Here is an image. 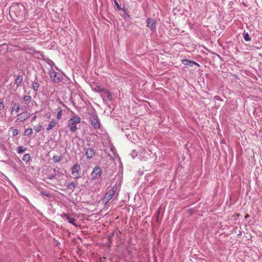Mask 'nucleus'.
I'll return each instance as SVG.
<instances>
[{"label":"nucleus","instance_id":"26","mask_svg":"<svg viewBox=\"0 0 262 262\" xmlns=\"http://www.w3.org/2000/svg\"><path fill=\"white\" fill-rule=\"evenodd\" d=\"M27 149L26 148H23L22 146H18L17 147V152L18 154H21L24 152L25 151H26Z\"/></svg>","mask_w":262,"mask_h":262},{"label":"nucleus","instance_id":"2","mask_svg":"<svg viewBox=\"0 0 262 262\" xmlns=\"http://www.w3.org/2000/svg\"><path fill=\"white\" fill-rule=\"evenodd\" d=\"M55 69H50L48 75L51 80L54 83H59L63 78V73L55 71Z\"/></svg>","mask_w":262,"mask_h":262},{"label":"nucleus","instance_id":"19","mask_svg":"<svg viewBox=\"0 0 262 262\" xmlns=\"http://www.w3.org/2000/svg\"><path fill=\"white\" fill-rule=\"evenodd\" d=\"M106 89L101 88L100 86H96L95 91L104 94Z\"/></svg>","mask_w":262,"mask_h":262},{"label":"nucleus","instance_id":"8","mask_svg":"<svg viewBox=\"0 0 262 262\" xmlns=\"http://www.w3.org/2000/svg\"><path fill=\"white\" fill-rule=\"evenodd\" d=\"M147 26L149 27L151 31H154L157 25V21L156 20L151 18H148L146 20Z\"/></svg>","mask_w":262,"mask_h":262},{"label":"nucleus","instance_id":"28","mask_svg":"<svg viewBox=\"0 0 262 262\" xmlns=\"http://www.w3.org/2000/svg\"><path fill=\"white\" fill-rule=\"evenodd\" d=\"M53 160L55 163H58L60 161L61 158L58 156H54Z\"/></svg>","mask_w":262,"mask_h":262},{"label":"nucleus","instance_id":"12","mask_svg":"<svg viewBox=\"0 0 262 262\" xmlns=\"http://www.w3.org/2000/svg\"><path fill=\"white\" fill-rule=\"evenodd\" d=\"M182 62L184 65H187L190 67H193L194 65H197L198 66H199V64L195 62V61H191L188 59H183L182 60Z\"/></svg>","mask_w":262,"mask_h":262},{"label":"nucleus","instance_id":"9","mask_svg":"<svg viewBox=\"0 0 262 262\" xmlns=\"http://www.w3.org/2000/svg\"><path fill=\"white\" fill-rule=\"evenodd\" d=\"M62 217H65L69 223L73 225L75 227H77L78 226V225L75 222V219L70 217L68 214L63 213Z\"/></svg>","mask_w":262,"mask_h":262},{"label":"nucleus","instance_id":"17","mask_svg":"<svg viewBox=\"0 0 262 262\" xmlns=\"http://www.w3.org/2000/svg\"><path fill=\"white\" fill-rule=\"evenodd\" d=\"M77 185V184L76 183H75L73 182H72L71 183H69L67 185V188L70 189H71L72 191H74L75 188L76 187Z\"/></svg>","mask_w":262,"mask_h":262},{"label":"nucleus","instance_id":"3","mask_svg":"<svg viewBox=\"0 0 262 262\" xmlns=\"http://www.w3.org/2000/svg\"><path fill=\"white\" fill-rule=\"evenodd\" d=\"M81 122V118L78 116H73L68 121V127L72 132H75L77 129L76 124Z\"/></svg>","mask_w":262,"mask_h":262},{"label":"nucleus","instance_id":"29","mask_svg":"<svg viewBox=\"0 0 262 262\" xmlns=\"http://www.w3.org/2000/svg\"><path fill=\"white\" fill-rule=\"evenodd\" d=\"M40 193L41 195L46 196L47 197H50L51 196L50 194L49 193H48L47 192H45V191H40Z\"/></svg>","mask_w":262,"mask_h":262},{"label":"nucleus","instance_id":"11","mask_svg":"<svg viewBox=\"0 0 262 262\" xmlns=\"http://www.w3.org/2000/svg\"><path fill=\"white\" fill-rule=\"evenodd\" d=\"M12 107H11V113L12 112H15V113H18L20 110V104L18 102L12 101Z\"/></svg>","mask_w":262,"mask_h":262},{"label":"nucleus","instance_id":"34","mask_svg":"<svg viewBox=\"0 0 262 262\" xmlns=\"http://www.w3.org/2000/svg\"><path fill=\"white\" fill-rule=\"evenodd\" d=\"M6 46V44L5 43H4V44H2V45H0V51L2 50L1 48L3 46Z\"/></svg>","mask_w":262,"mask_h":262},{"label":"nucleus","instance_id":"20","mask_svg":"<svg viewBox=\"0 0 262 262\" xmlns=\"http://www.w3.org/2000/svg\"><path fill=\"white\" fill-rule=\"evenodd\" d=\"M32 84L33 90L36 92L39 87V84L36 82H33Z\"/></svg>","mask_w":262,"mask_h":262},{"label":"nucleus","instance_id":"24","mask_svg":"<svg viewBox=\"0 0 262 262\" xmlns=\"http://www.w3.org/2000/svg\"><path fill=\"white\" fill-rule=\"evenodd\" d=\"M62 114V110L61 107L58 108V113L57 114V119L59 120L61 119Z\"/></svg>","mask_w":262,"mask_h":262},{"label":"nucleus","instance_id":"30","mask_svg":"<svg viewBox=\"0 0 262 262\" xmlns=\"http://www.w3.org/2000/svg\"><path fill=\"white\" fill-rule=\"evenodd\" d=\"M18 134V131L17 129H13L12 131V135L14 137L17 135Z\"/></svg>","mask_w":262,"mask_h":262},{"label":"nucleus","instance_id":"5","mask_svg":"<svg viewBox=\"0 0 262 262\" xmlns=\"http://www.w3.org/2000/svg\"><path fill=\"white\" fill-rule=\"evenodd\" d=\"M71 174L75 179H79L80 177L81 167L80 165L78 164H75L71 168Z\"/></svg>","mask_w":262,"mask_h":262},{"label":"nucleus","instance_id":"23","mask_svg":"<svg viewBox=\"0 0 262 262\" xmlns=\"http://www.w3.org/2000/svg\"><path fill=\"white\" fill-rule=\"evenodd\" d=\"M104 94L106 95V97H107V99H108L109 100H112V95L111 93L108 90H106V91H105Z\"/></svg>","mask_w":262,"mask_h":262},{"label":"nucleus","instance_id":"4","mask_svg":"<svg viewBox=\"0 0 262 262\" xmlns=\"http://www.w3.org/2000/svg\"><path fill=\"white\" fill-rule=\"evenodd\" d=\"M90 122L95 129L100 128V120L95 112L91 114L90 117Z\"/></svg>","mask_w":262,"mask_h":262},{"label":"nucleus","instance_id":"6","mask_svg":"<svg viewBox=\"0 0 262 262\" xmlns=\"http://www.w3.org/2000/svg\"><path fill=\"white\" fill-rule=\"evenodd\" d=\"M24 108L25 109L24 111L17 115L18 117L16 119V121H17L18 122H23L26 120L28 119L30 116V113L28 112L26 110L27 108L26 106H22L21 108V110H23Z\"/></svg>","mask_w":262,"mask_h":262},{"label":"nucleus","instance_id":"25","mask_svg":"<svg viewBox=\"0 0 262 262\" xmlns=\"http://www.w3.org/2000/svg\"><path fill=\"white\" fill-rule=\"evenodd\" d=\"M42 127V125L39 124L38 125L34 126V129L36 131V133H39L41 130Z\"/></svg>","mask_w":262,"mask_h":262},{"label":"nucleus","instance_id":"14","mask_svg":"<svg viewBox=\"0 0 262 262\" xmlns=\"http://www.w3.org/2000/svg\"><path fill=\"white\" fill-rule=\"evenodd\" d=\"M45 61L47 63H48L49 66H51V69H55L56 70L59 71L58 67L55 66L54 62L52 60L49 58H47L45 59Z\"/></svg>","mask_w":262,"mask_h":262},{"label":"nucleus","instance_id":"33","mask_svg":"<svg viewBox=\"0 0 262 262\" xmlns=\"http://www.w3.org/2000/svg\"><path fill=\"white\" fill-rule=\"evenodd\" d=\"M54 178H55V176H54V175H53V174L50 175V176H49V179L50 180H52V179H53Z\"/></svg>","mask_w":262,"mask_h":262},{"label":"nucleus","instance_id":"7","mask_svg":"<svg viewBox=\"0 0 262 262\" xmlns=\"http://www.w3.org/2000/svg\"><path fill=\"white\" fill-rule=\"evenodd\" d=\"M102 174V169L99 166L95 167L92 173L91 176L93 180L99 178Z\"/></svg>","mask_w":262,"mask_h":262},{"label":"nucleus","instance_id":"36","mask_svg":"<svg viewBox=\"0 0 262 262\" xmlns=\"http://www.w3.org/2000/svg\"><path fill=\"white\" fill-rule=\"evenodd\" d=\"M148 153H147V155H149V153L150 152V151L148 150Z\"/></svg>","mask_w":262,"mask_h":262},{"label":"nucleus","instance_id":"32","mask_svg":"<svg viewBox=\"0 0 262 262\" xmlns=\"http://www.w3.org/2000/svg\"><path fill=\"white\" fill-rule=\"evenodd\" d=\"M36 118H37V116H36V115L32 117V119H31V121H32V122H33V121H35V120H36Z\"/></svg>","mask_w":262,"mask_h":262},{"label":"nucleus","instance_id":"35","mask_svg":"<svg viewBox=\"0 0 262 262\" xmlns=\"http://www.w3.org/2000/svg\"><path fill=\"white\" fill-rule=\"evenodd\" d=\"M39 1H40V2H41L42 3H43V2H44V1H45V0H39Z\"/></svg>","mask_w":262,"mask_h":262},{"label":"nucleus","instance_id":"22","mask_svg":"<svg viewBox=\"0 0 262 262\" xmlns=\"http://www.w3.org/2000/svg\"><path fill=\"white\" fill-rule=\"evenodd\" d=\"M31 159L30 155L29 154H26L24 155L22 160L25 162H28Z\"/></svg>","mask_w":262,"mask_h":262},{"label":"nucleus","instance_id":"1","mask_svg":"<svg viewBox=\"0 0 262 262\" xmlns=\"http://www.w3.org/2000/svg\"><path fill=\"white\" fill-rule=\"evenodd\" d=\"M120 190V186H117V185H115L109 189L104 194V196L103 199V203L105 204H106L110 200H111L113 196L117 193L118 194V192Z\"/></svg>","mask_w":262,"mask_h":262},{"label":"nucleus","instance_id":"10","mask_svg":"<svg viewBox=\"0 0 262 262\" xmlns=\"http://www.w3.org/2000/svg\"><path fill=\"white\" fill-rule=\"evenodd\" d=\"M58 120L54 119H52L50 121L49 123L48 124V125L47 126V128H46L47 130L49 131V130L52 129L54 127H55L58 124Z\"/></svg>","mask_w":262,"mask_h":262},{"label":"nucleus","instance_id":"21","mask_svg":"<svg viewBox=\"0 0 262 262\" xmlns=\"http://www.w3.org/2000/svg\"><path fill=\"white\" fill-rule=\"evenodd\" d=\"M33 133L32 129L31 128H28L25 130L24 135L25 136H30Z\"/></svg>","mask_w":262,"mask_h":262},{"label":"nucleus","instance_id":"13","mask_svg":"<svg viewBox=\"0 0 262 262\" xmlns=\"http://www.w3.org/2000/svg\"><path fill=\"white\" fill-rule=\"evenodd\" d=\"M95 151L93 148H88L85 150V155L88 159H91L94 156Z\"/></svg>","mask_w":262,"mask_h":262},{"label":"nucleus","instance_id":"18","mask_svg":"<svg viewBox=\"0 0 262 262\" xmlns=\"http://www.w3.org/2000/svg\"><path fill=\"white\" fill-rule=\"evenodd\" d=\"M244 40L246 41H249L251 40V37H250L248 32H244L243 34Z\"/></svg>","mask_w":262,"mask_h":262},{"label":"nucleus","instance_id":"15","mask_svg":"<svg viewBox=\"0 0 262 262\" xmlns=\"http://www.w3.org/2000/svg\"><path fill=\"white\" fill-rule=\"evenodd\" d=\"M23 77L21 75H18L15 80V84L17 88L19 87L23 82Z\"/></svg>","mask_w":262,"mask_h":262},{"label":"nucleus","instance_id":"27","mask_svg":"<svg viewBox=\"0 0 262 262\" xmlns=\"http://www.w3.org/2000/svg\"><path fill=\"white\" fill-rule=\"evenodd\" d=\"M115 6L117 8L118 10H123V9L121 7V6L119 4L117 0H113Z\"/></svg>","mask_w":262,"mask_h":262},{"label":"nucleus","instance_id":"31","mask_svg":"<svg viewBox=\"0 0 262 262\" xmlns=\"http://www.w3.org/2000/svg\"><path fill=\"white\" fill-rule=\"evenodd\" d=\"M5 107V105L3 102H0V110H3Z\"/></svg>","mask_w":262,"mask_h":262},{"label":"nucleus","instance_id":"16","mask_svg":"<svg viewBox=\"0 0 262 262\" xmlns=\"http://www.w3.org/2000/svg\"><path fill=\"white\" fill-rule=\"evenodd\" d=\"M31 101V96L27 95H25L23 97V102L26 105H28Z\"/></svg>","mask_w":262,"mask_h":262}]
</instances>
